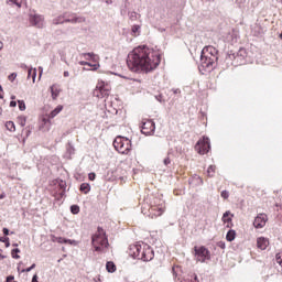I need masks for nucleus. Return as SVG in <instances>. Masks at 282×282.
I'll return each mask as SVG.
<instances>
[{"mask_svg":"<svg viewBox=\"0 0 282 282\" xmlns=\"http://www.w3.org/2000/svg\"><path fill=\"white\" fill-rule=\"evenodd\" d=\"M162 61V53L148 46L135 47L127 59V65L131 72H153L158 69Z\"/></svg>","mask_w":282,"mask_h":282,"instance_id":"nucleus-1","label":"nucleus"},{"mask_svg":"<svg viewBox=\"0 0 282 282\" xmlns=\"http://www.w3.org/2000/svg\"><path fill=\"white\" fill-rule=\"evenodd\" d=\"M217 48L214 46H205L200 53V67L210 72L215 67V63H217Z\"/></svg>","mask_w":282,"mask_h":282,"instance_id":"nucleus-2","label":"nucleus"},{"mask_svg":"<svg viewBox=\"0 0 282 282\" xmlns=\"http://www.w3.org/2000/svg\"><path fill=\"white\" fill-rule=\"evenodd\" d=\"M131 254L134 259H140L141 261H153L155 252L153 248L147 243L133 245L130 247Z\"/></svg>","mask_w":282,"mask_h":282,"instance_id":"nucleus-3","label":"nucleus"},{"mask_svg":"<svg viewBox=\"0 0 282 282\" xmlns=\"http://www.w3.org/2000/svg\"><path fill=\"white\" fill-rule=\"evenodd\" d=\"M91 243L95 248V252H105L109 248V240L105 235V229L98 227L97 232L91 237Z\"/></svg>","mask_w":282,"mask_h":282,"instance_id":"nucleus-4","label":"nucleus"},{"mask_svg":"<svg viewBox=\"0 0 282 282\" xmlns=\"http://www.w3.org/2000/svg\"><path fill=\"white\" fill-rule=\"evenodd\" d=\"M109 94H111V85L102 79H99L96 88L93 91V96H95V98H108Z\"/></svg>","mask_w":282,"mask_h":282,"instance_id":"nucleus-5","label":"nucleus"},{"mask_svg":"<svg viewBox=\"0 0 282 282\" xmlns=\"http://www.w3.org/2000/svg\"><path fill=\"white\" fill-rule=\"evenodd\" d=\"M113 147L121 155H127L131 151V141L123 137H117L113 141Z\"/></svg>","mask_w":282,"mask_h":282,"instance_id":"nucleus-6","label":"nucleus"},{"mask_svg":"<svg viewBox=\"0 0 282 282\" xmlns=\"http://www.w3.org/2000/svg\"><path fill=\"white\" fill-rule=\"evenodd\" d=\"M164 210H166V204L162 199H155L150 207V213L152 217H162L164 215Z\"/></svg>","mask_w":282,"mask_h":282,"instance_id":"nucleus-7","label":"nucleus"},{"mask_svg":"<svg viewBox=\"0 0 282 282\" xmlns=\"http://www.w3.org/2000/svg\"><path fill=\"white\" fill-rule=\"evenodd\" d=\"M195 149L199 155H206V153L210 151V139L203 137V139L196 143Z\"/></svg>","mask_w":282,"mask_h":282,"instance_id":"nucleus-8","label":"nucleus"},{"mask_svg":"<svg viewBox=\"0 0 282 282\" xmlns=\"http://www.w3.org/2000/svg\"><path fill=\"white\" fill-rule=\"evenodd\" d=\"M195 252V260L199 261L200 263H205V261H208L210 259V251L206 249V247H195L194 248Z\"/></svg>","mask_w":282,"mask_h":282,"instance_id":"nucleus-9","label":"nucleus"},{"mask_svg":"<svg viewBox=\"0 0 282 282\" xmlns=\"http://www.w3.org/2000/svg\"><path fill=\"white\" fill-rule=\"evenodd\" d=\"M29 22L31 25H33V28L43 29L45 26V18H43L41 14L30 13Z\"/></svg>","mask_w":282,"mask_h":282,"instance_id":"nucleus-10","label":"nucleus"},{"mask_svg":"<svg viewBox=\"0 0 282 282\" xmlns=\"http://www.w3.org/2000/svg\"><path fill=\"white\" fill-rule=\"evenodd\" d=\"M141 133L143 135H153L155 133V122L153 120L142 121Z\"/></svg>","mask_w":282,"mask_h":282,"instance_id":"nucleus-11","label":"nucleus"},{"mask_svg":"<svg viewBox=\"0 0 282 282\" xmlns=\"http://www.w3.org/2000/svg\"><path fill=\"white\" fill-rule=\"evenodd\" d=\"M268 224V215L265 214H259L254 220H253V226L257 229H261Z\"/></svg>","mask_w":282,"mask_h":282,"instance_id":"nucleus-12","label":"nucleus"},{"mask_svg":"<svg viewBox=\"0 0 282 282\" xmlns=\"http://www.w3.org/2000/svg\"><path fill=\"white\" fill-rule=\"evenodd\" d=\"M231 56L232 58H235V61H237V63L241 65V63L246 61V56H248V53L246 52V48H240L237 53H234Z\"/></svg>","mask_w":282,"mask_h":282,"instance_id":"nucleus-13","label":"nucleus"},{"mask_svg":"<svg viewBox=\"0 0 282 282\" xmlns=\"http://www.w3.org/2000/svg\"><path fill=\"white\" fill-rule=\"evenodd\" d=\"M270 246V240L265 237H259L257 239V247L259 250H265Z\"/></svg>","mask_w":282,"mask_h":282,"instance_id":"nucleus-14","label":"nucleus"},{"mask_svg":"<svg viewBox=\"0 0 282 282\" xmlns=\"http://www.w3.org/2000/svg\"><path fill=\"white\" fill-rule=\"evenodd\" d=\"M82 56L85 61H91L93 63H100V56L95 53H83Z\"/></svg>","mask_w":282,"mask_h":282,"instance_id":"nucleus-15","label":"nucleus"},{"mask_svg":"<svg viewBox=\"0 0 282 282\" xmlns=\"http://www.w3.org/2000/svg\"><path fill=\"white\" fill-rule=\"evenodd\" d=\"M51 96L53 98V100H56L58 98V95L61 94V90L58 89V87L56 85L51 86Z\"/></svg>","mask_w":282,"mask_h":282,"instance_id":"nucleus-16","label":"nucleus"},{"mask_svg":"<svg viewBox=\"0 0 282 282\" xmlns=\"http://www.w3.org/2000/svg\"><path fill=\"white\" fill-rule=\"evenodd\" d=\"M63 111V106H57L50 115L48 118H56Z\"/></svg>","mask_w":282,"mask_h":282,"instance_id":"nucleus-17","label":"nucleus"},{"mask_svg":"<svg viewBox=\"0 0 282 282\" xmlns=\"http://www.w3.org/2000/svg\"><path fill=\"white\" fill-rule=\"evenodd\" d=\"M65 23H85V18H72V19H65Z\"/></svg>","mask_w":282,"mask_h":282,"instance_id":"nucleus-18","label":"nucleus"},{"mask_svg":"<svg viewBox=\"0 0 282 282\" xmlns=\"http://www.w3.org/2000/svg\"><path fill=\"white\" fill-rule=\"evenodd\" d=\"M28 78H32L33 83H36V68H29Z\"/></svg>","mask_w":282,"mask_h":282,"instance_id":"nucleus-19","label":"nucleus"},{"mask_svg":"<svg viewBox=\"0 0 282 282\" xmlns=\"http://www.w3.org/2000/svg\"><path fill=\"white\" fill-rule=\"evenodd\" d=\"M59 243H69V246H78V241L61 237Z\"/></svg>","mask_w":282,"mask_h":282,"instance_id":"nucleus-20","label":"nucleus"},{"mask_svg":"<svg viewBox=\"0 0 282 282\" xmlns=\"http://www.w3.org/2000/svg\"><path fill=\"white\" fill-rule=\"evenodd\" d=\"M7 6H10L11 8H19L21 9V1L19 0H7Z\"/></svg>","mask_w":282,"mask_h":282,"instance_id":"nucleus-21","label":"nucleus"},{"mask_svg":"<svg viewBox=\"0 0 282 282\" xmlns=\"http://www.w3.org/2000/svg\"><path fill=\"white\" fill-rule=\"evenodd\" d=\"M235 237H237V232L235 230H229L226 235L227 241H235Z\"/></svg>","mask_w":282,"mask_h":282,"instance_id":"nucleus-22","label":"nucleus"},{"mask_svg":"<svg viewBox=\"0 0 282 282\" xmlns=\"http://www.w3.org/2000/svg\"><path fill=\"white\" fill-rule=\"evenodd\" d=\"M107 272L113 273L116 271V264L112 261L106 263Z\"/></svg>","mask_w":282,"mask_h":282,"instance_id":"nucleus-23","label":"nucleus"},{"mask_svg":"<svg viewBox=\"0 0 282 282\" xmlns=\"http://www.w3.org/2000/svg\"><path fill=\"white\" fill-rule=\"evenodd\" d=\"M80 191H82V193H85V195H87L89 193V191H91V186H89V184H87V183H83L80 185Z\"/></svg>","mask_w":282,"mask_h":282,"instance_id":"nucleus-24","label":"nucleus"},{"mask_svg":"<svg viewBox=\"0 0 282 282\" xmlns=\"http://www.w3.org/2000/svg\"><path fill=\"white\" fill-rule=\"evenodd\" d=\"M26 122H28V117L25 116L18 117V123L20 124V127H25Z\"/></svg>","mask_w":282,"mask_h":282,"instance_id":"nucleus-25","label":"nucleus"},{"mask_svg":"<svg viewBox=\"0 0 282 282\" xmlns=\"http://www.w3.org/2000/svg\"><path fill=\"white\" fill-rule=\"evenodd\" d=\"M223 221H224V224H230V221H232V218H230V212H226L223 215Z\"/></svg>","mask_w":282,"mask_h":282,"instance_id":"nucleus-26","label":"nucleus"},{"mask_svg":"<svg viewBox=\"0 0 282 282\" xmlns=\"http://www.w3.org/2000/svg\"><path fill=\"white\" fill-rule=\"evenodd\" d=\"M6 127H7L8 131H11V132L17 131V127L14 126V123L12 121H8L6 123Z\"/></svg>","mask_w":282,"mask_h":282,"instance_id":"nucleus-27","label":"nucleus"},{"mask_svg":"<svg viewBox=\"0 0 282 282\" xmlns=\"http://www.w3.org/2000/svg\"><path fill=\"white\" fill-rule=\"evenodd\" d=\"M88 67H93V72H97V69H100V62L91 64L88 62V64H86Z\"/></svg>","mask_w":282,"mask_h":282,"instance_id":"nucleus-28","label":"nucleus"},{"mask_svg":"<svg viewBox=\"0 0 282 282\" xmlns=\"http://www.w3.org/2000/svg\"><path fill=\"white\" fill-rule=\"evenodd\" d=\"M19 252H21L20 249L15 248L11 251L12 258L13 259H21V256H19Z\"/></svg>","mask_w":282,"mask_h":282,"instance_id":"nucleus-29","label":"nucleus"},{"mask_svg":"<svg viewBox=\"0 0 282 282\" xmlns=\"http://www.w3.org/2000/svg\"><path fill=\"white\" fill-rule=\"evenodd\" d=\"M70 213H73V215H78V213H80V207H78L77 205H72Z\"/></svg>","mask_w":282,"mask_h":282,"instance_id":"nucleus-30","label":"nucleus"},{"mask_svg":"<svg viewBox=\"0 0 282 282\" xmlns=\"http://www.w3.org/2000/svg\"><path fill=\"white\" fill-rule=\"evenodd\" d=\"M53 23L54 25H61V23H65V19H63V17L55 18Z\"/></svg>","mask_w":282,"mask_h":282,"instance_id":"nucleus-31","label":"nucleus"},{"mask_svg":"<svg viewBox=\"0 0 282 282\" xmlns=\"http://www.w3.org/2000/svg\"><path fill=\"white\" fill-rule=\"evenodd\" d=\"M207 175H208V177H213V175H215V165H210L207 169Z\"/></svg>","mask_w":282,"mask_h":282,"instance_id":"nucleus-32","label":"nucleus"},{"mask_svg":"<svg viewBox=\"0 0 282 282\" xmlns=\"http://www.w3.org/2000/svg\"><path fill=\"white\" fill-rule=\"evenodd\" d=\"M132 34L134 36H138V34H140V25L135 24L132 26Z\"/></svg>","mask_w":282,"mask_h":282,"instance_id":"nucleus-33","label":"nucleus"},{"mask_svg":"<svg viewBox=\"0 0 282 282\" xmlns=\"http://www.w3.org/2000/svg\"><path fill=\"white\" fill-rule=\"evenodd\" d=\"M0 241H2V243H6V248H10V238L1 237Z\"/></svg>","mask_w":282,"mask_h":282,"instance_id":"nucleus-34","label":"nucleus"},{"mask_svg":"<svg viewBox=\"0 0 282 282\" xmlns=\"http://www.w3.org/2000/svg\"><path fill=\"white\" fill-rule=\"evenodd\" d=\"M20 111H25V101L19 100L18 101Z\"/></svg>","mask_w":282,"mask_h":282,"instance_id":"nucleus-35","label":"nucleus"},{"mask_svg":"<svg viewBox=\"0 0 282 282\" xmlns=\"http://www.w3.org/2000/svg\"><path fill=\"white\" fill-rule=\"evenodd\" d=\"M275 261L279 263V265L282 268V253H278L275 256Z\"/></svg>","mask_w":282,"mask_h":282,"instance_id":"nucleus-36","label":"nucleus"},{"mask_svg":"<svg viewBox=\"0 0 282 282\" xmlns=\"http://www.w3.org/2000/svg\"><path fill=\"white\" fill-rule=\"evenodd\" d=\"M8 80H10V83H14V80H17V73H12L8 76Z\"/></svg>","mask_w":282,"mask_h":282,"instance_id":"nucleus-37","label":"nucleus"},{"mask_svg":"<svg viewBox=\"0 0 282 282\" xmlns=\"http://www.w3.org/2000/svg\"><path fill=\"white\" fill-rule=\"evenodd\" d=\"M220 197H223V199H228V197H230V194L228 193V191H223L220 193Z\"/></svg>","mask_w":282,"mask_h":282,"instance_id":"nucleus-38","label":"nucleus"},{"mask_svg":"<svg viewBox=\"0 0 282 282\" xmlns=\"http://www.w3.org/2000/svg\"><path fill=\"white\" fill-rule=\"evenodd\" d=\"M51 239L54 243H59L61 242V237H56V236H51Z\"/></svg>","mask_w":282,"mask_h":282,"instance_id":"nucleus-39","label":"nucleus"},{"mask_svg":"<svg viewBox=\"0 0 282 282\" xmlns=\"http://www.w3.org/2000/svg\"><path fill=\"white\" fill-rule=\"evenodd\" d=\"M194 180L196 181V184H204V181L198 175H195Z\"/></svg>","mask_w":282,"mask_h":282,"instance_id":"nucleus-40","label":"nucleus"},{"mask_svg":"<svg viewBox=\"0 0 282 282\" xmlns=\"http://www.w3.org/2000/svg\"><path fill=\"white\" fill-rule=\"evenodd\" d=\"M36 268V264H32L31 267L25 269V272H32V270H34Z\"/></svg>","mask_w":282,"mask_h":282,"instance_id":"nucleus-41","label":"nucleus"},{"mask_svg":"<svg viewBox=\"0 0 282 282\" xmlns=\"http://www.w3.org/2000/svg\"><path fill=\"white\" fill-rule=\"evenodd\" d=\"M163 164L165 166H169V164H171V159L170 158H165L164 161H163Z\"/></svg>","mask_w":282,"mask_h":282,"instance_id":"nucleus-42","label":"nucleus"},{"mask_svg":"<svg viewBox=\"0 0 282 282\" xmlns=\"http://www.w3.org/2000/svg\"><path fill=\"white\" fill-rule=\"evenodd\" d=\"M88 177H89L90 182H94V180H96V173L88 174Z\"/></svg>","mask_w":282,"mask_h":282,"instance_id":"nucleus-43","label":"nucleus"},{"mask_svg":"<svg viewBox=\"0 0 282 282\" xmlns=\"http://www.w3.org/2000/svg\"><path fill=\"white\" fill-rule=\"evenodd\" d=\"M2 232L6 237H8V235H10V230L8 228H3Z\"/></svg>","mask_w":282,"mask_h":282,"instance_id":"nucleus-44","label":"nucleus"},{"mask_svg":"<svg viewBox=\"0 0 282 282\" xmlns=\"http://www.w3.org/2000/svg\"><path fill=\"white\" fill-rule=\"evenodd\" d=\"M11 281H14V275L7 276V282H11Z\"/></svg>","mask_w":282,"mask_h":282,"instance_id":"nucleus-45","label":"nucleus"},{"mask_svg":"<svg viewBox=\"0 0 282 282\" xmlns=\"http://www.w3.org/2000/svg\"><path fill=\"white\" fill-rule=\"evenodd\" d=\"M135 17H137V13H135V12H131V13H130V19H131L132 21L135 19Z\"/></svg>","mask_w":282,"mask_h":282,"instance_id":"nucleus-46","label":"nucleus"},{"mask_svg":"<svg viewBox=\"0 0 282 282\" xmlns=\"http://www.w3.org/2000/svg\"><path fill=\"white\" fill-rule=\"evenodd\" d=\"M32 282H39V275L34 274L32 278Z\"/></svg>","mask_w":282,"mask_h":282,"instance_id":"nucleus-47","label":"nucleus"},{"mask_svg":"<svg viewBox=\"0 0 282 282\" xmlns=\"http://www.w3.org/2000/svg\"><path fill=\"white\" fill-rule=\"evenodd\" d=\"M64 78H69V70L64 72Z\"/></svg>","mask_w":282,"mask_h":282,"instance_id":"nucleus-48","label":"nucleus"},{"mask_svg":"<svg viewBox=\"0 0 282 282\" xmlns=\"http://www.w3.org/2000/svg\"><path fill=\"white\" fill-rule=\"evenodd\" d=\"M172 91H173V94H181L180 88H174V89H172Z\"/></svg>","mask_w":282,"mask_h":282,"instance_id":"nucleus-49","label":"nucleus"},{"mask_svg":"<svg viewBox=\"0 0 282 282\" xmlns=\"http://www.w3.org/2000/svg\"><path fill=\"white\" fill-rule=\"evenodd\" d=\"M79 65H89V62L80 61V62H79Z\"/></svg>","mask_w":282,"mask_h":282,"instance_id":"nucleus-50","label":"nucleus"},{"mask_svg":"<svg viewBox=\"0 0 282 282\" xmlns=\"http://www.w3.org/2000/svg\"><path fill=\"white\" fill-rule=\"evenodd\" d=\"M20 67H21V69H28V65L26 64H21Z\"/></svg>","mask_w":282,"mask_h":282,"instance_id":"nucleus-51","label":"nucleus"},{"mask_svg":"<svg viewBox=\"0 0 282 282\" xmlns=\"http://www.w3.org/2000/svg\"><path fill=\"white\" fill-rule=\"evenodd\" d=\"M218 246H219V248H223V249L226 248V243H224V242H219Z\"/></svg>","mask_w":282,"mask_h":282,"instance_id":"nucleus-52","label":"nucleus"},{"mask_svg":"<svg viewBox=\"0 0 282 282\" xmlns=\"http://www.w3.org/2000/svg\"><path fill=\"white\" fill-rule=\"evenodd\" d=\"M39 69H40V77H39V79H41V76H43V67H39Z\"/></svg>","mask_w":282,"mask_h":282,"instance_id":"nucleus-53","label":"nucleus"},{"mask_svg":"<svg viewBox=\"0 0 282 282\" xmlns=\"http://www.w3.org/2000/svg\"><path fill=\"white\" fill-rule=\"evenodd\" d=\"M10 107H17V101H11Z\"/></svg>","mask_w":282,"mask_h":282,"instance_id":"nucleus-54","label":"nucleus"},{"mask_svg":"<svg viewBox=\"0 0 282 282\" xmlns=\"http://www.w3.org/2000/svg\"><path fill=\"white\" fill-rule=\"evenodd\" d=\"M0 199H6V194L4 193L0 194Z\"/></svg>","mask_w":282,"mask_h":282,"instance_id":"nucleus-55","label":"nucleus"},{"mask_svg":"<svg viewBox=\"0 0 282 282\" xmlns=\"http://www.w3.org/2000/svg\"><path fill=\"white\" fill-rule=\"evenodd\" d=\"M1 91H3V88L0 86V98H3V95H1Z\"/></svg>","mask_w":282,"mask_h":282,"instance_id":"nucleus-56","label":"nucleus"},{"mask_svg":"<svg viewBox=\"0 0 282 282\" xmlns=\"http://www.w3.org/2000/svg\"><path fill=\"white\" fill-rule=\"evenodd\" d=\"M3 50V42H0V51Z\"/></svg>","mask_w":282,"mask_h":282,"instance_id":"nucleus-57","label":"nucleus"},{"mask_svg":"<svg viewBox=\"0 0 282 282\" xmlns=\"http://www.w3.org/2000/svg\"><path fill=\"white\" fill-rule=\"evenodd\" d=\"M0 259H6V256H3V254H0Z\"/></svg>","mask_w":282,"mask_h":282,"instance_id":"nucleus-58","label":"nucleus"},{"mask_svg":"<svg viewBox=\"0 0 282 282\" xmlns=\"http://www.w3.org/2000/svg\"><path fill=\"white\" fill-rule=\"evenodd\" d=\"M21 272L23 273V272H28V271H25V269H22Z\"/></svg>","mask_w":282,"mask_h":282,"instance_id":"nucleus-59","label":"nucleus"},{"mask_svg":"<svg viewBox=\"0 0 282 282\" xmlns=\"http://www.w3.org/2000/svg\"><path fill=\"white\" fill-rule=\"evenodd\" d=\"M173 274H175V268H173Z\"/></svg>","mask_w":282,"mask_h":282,"instance_id":"nucleus-60","label":"nucleus"},{"mask_svg":"<svg viewBox=\"0 0 282 282\" xmlns=\"http://www.w3.org/2000/svg\"><path fill=\"white\" fill-rule=\"evenodd\" d=\"M12 100H14V96L12 97Z\"/></svg>","mask_w":282,"mask_h":282,"instance_id":"nucleus-61","label":"nucleus"},{"mask_svg":"<svg viewBox=\"0 0 282 282\" xmlns=\"http://www.w3.org/2000/svg\"><path fill=\"white\" fill-rule=\"evenodd\" d=\"M28 135H30V131L28 132Z\"/></svg>","mask_w":282,"mask_h":282,"instance_id":"nucleus-62","label":"nucleus"},{"mask_svg":"<svg viewBox=\"0 0 282 282\" xmlns=\"http://www.w3.org/2000/svg\"><path fill=\"white\" fill-rule=\"evenodd\" d=\"M282 2V0H280Z\"/></svg>","mask_w":282,"mask_h":282,"instance_id":"nucleus-63","label":"nucleus"}]
</instances>
